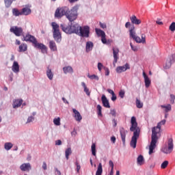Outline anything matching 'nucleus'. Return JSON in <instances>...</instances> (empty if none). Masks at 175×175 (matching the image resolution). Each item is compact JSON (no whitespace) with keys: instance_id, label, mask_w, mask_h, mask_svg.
I'll return each instance as SVG.
<instances>
[{"instance_id":"1","label":"nucleus","mask_w":175,"mask_h":175,"mask_svg":"<svg viewBox=\"0 0 175 175\" xmlns=\"http://www.w3.org/2000/svg\"><path fill=\"white\" fill-rule=\"evenodd\" d=\"M166 124V120H163L157 124V126L152 129V140L149 146V155L154 153V150L157 147V142H158V133L161 132L162 125Z\"/></svg>"},{"instance_id":"2","label":"nucleus","mask_w":175,"mask_h":175,"mask_svg":"<svg viewBox=\"0 0 175 175\" xmlns=\"http://www.w3.org/2000/svg\"><path fill=\"white\" fill-rule=\"evenodd\" d=\"M131 124L130 131L131 132H133V135L131 137L130 146L133 148H135L136 144H137V139L140 136V128L137 126V122L136 121V118L135 116L131 118Z\"/></svg>"},{"instance_id":"3","label":"nucleus","mask_w":175,"mask_h":175,"mask_svg":"<svg viewBox=\"0 0 175 175\" xmlns=\"http://www.w3.org/2000/svg\"><path fill=\"white\" fill-rule=\"evenodd\" d=\"M23 40L25 42H29L30 43H32L36 49L41 50L43 54H47V46L42 43L38 42V40L35 36L27 33L23 37Z\"/></svg>"},{"instance_id":"4","label":"nucleus","mask_w":175,"mask_h":175,"mask_svg":"<svg viewBox=\"0 0 175 175\" xmlns=\"http://www.w3.org/2000/svg\"><path fill=\"white\" fill-rule=\"evenodd\" d=\"M60 27L63 32L68 33L69 35H72V33L79 35V31L81 29V26L79 25V23H75L74 25L72 23L70 25L62 24Z\"/></svg>"},{"instance_id":"5","label":"nucleus","mask_w":175,"mask_h":175,"mask_svg":"<svg viewBox=\"0 0 175 175\" xmlns=\"http://www.w3.org/2000/svg\"><path fill=\"white\" fill-rule=\"evenodd\" d=\"M79 8L80 5H75L74 7L72 8L71 10H69V8H68V10H66V18H68L70 23H72V21L77 20V17L79 16L77 12Z\"/></svg>"},{"instance_id":"6","label":"nucleus","mask_w":175,"mask_h":175,"mask_svg":"<svg viewBox=\"0 0 175 175\" xmlns=\"http://www.w3.org/2000/svg\"><path fill=\"white\" fill-rule=\"evenodd\" d=\"M130 38H132L137 43H146V34H142V39L140 37L136 36V30L135 25H131L129 28Z\"/></svg>"},{"instance_id":"7","label":"nucleus","mask_w":175,"mask_h":175,"mask_svg":"<svg viewBox=\"0 0 175 175\" xmlns=\"http://www.w3.org/2000/svg\"><path fill=\"white\" fill-rule=\"evenodd\" d=\"M173 148H174V145L173 144V139L170 138L164 146L161 148V151L164 154H171L173 152Z\"/></svg>"},{"instance_id":"8","label":"nucleus","mask_w":175,"mask_h":175,"mask_svg":"<svg viewBox=\"0 0 175 175\" xmlns=\"http://www.w3.org/2000/svg\"><path fill=\"white\" fill-rule=\"evenodd\" d=\"M53 29V38L56 42H61V32L59 31V25L55 22L51 23Z\"/></svg>"},{"instance_id":"9","label":"nucleus","mask_w":175,"mask_h":175,"mask_svg":"<svg viewBox=\"0 0 175 175\" xmlns=\"http://www.w3.org/2000/svg\"><path fill=\"white\" fill-rule=\"evenodd\" d=\"M66 10H68L67 7L57 8L55 12V18H62L64 16H66Z\"/></svg>"},{"instance_id":"10","label":"nucleus","mask_w":175,"mask_h":175,"mask_svg":"<svg viewBox=\"0 0 175 175\" xmlns=\"http://www.w3.org/2000/svg\"><path fill=\"white\" fill-rule=\"evenodd\" d=\"M78 35L83 38H88L90 36V27L84 26L83 28L81 27V29L79 30Z\"/></svg>"},{"instance_id":"11","label":"nucleus","mask_w":175,"mask_h":175,"mask_svg":"<svg viewBox=\"0 0 175 175\" xmlns=\"http://www.w3.org/2000/svg\"><path fill=\"white\" fill-rule=\"evenodd\" d=\"M10 31L12 32V33H14L16 36H21L23 35V28L17 26L12 27Z\"/></svg>"},{"instance_id":"12","label":"nucleus","mask_w":175,"mask_h":175,"mask_svg":"<svg viewBox=\"0 0 175 175\" xmlns=\"http://www.w3.org/2000/svg\"><path fill=\"white\" fill-rule=\"evenodd\" d=\"M174 62H175V54L172 55L168 57L165 63V69H170Z\"/></svg>"},{"instance_id":"13","label":"nucleus","mask_w":175,"mask_h":175,"mask_svg":"<svg viewBox=\"0 0 175 175\" xmlns=\"http://www.w3.org/2000/svg\"><path fill=\"white\" fill-rule=\"evenodd\" d=\"M113 66H116V63L118 62V53H120V49L118 48H113Z\"/></svg>"},{"instance_id":"14","label":"nucleus","mask_w":175,"mask_h":175,"mask_svg":"<svg viewBox=\"0 0 175 175\" xmlns=\"http://www.w3.org/2000/svg\"><path fill=\"white\" fill-rule=\"evenodd\" d=\"M128 69H131V66H129V64L127 63L124 66H118L116 68V72L117 73H122V72H126Z\"/></svg>"},{"instance_id":"15","label":"nucleus","mask_w":175,"mask_h":175,"mask_svg":"<svg viewBox=\"0 0 175 175\" xmlns=\"http://www.w3.org/2000/svg\"><path fill=\"white\" fill-rule=\"evenodd\" d=\"M20 169L22 172H29L32 167H31V163H23L20 166Z\"/></svg>"},{"instance_id":"16","label":"nucleus","mask_w":175,"mask_h":175,"mask_svg":"<svg viewBox=\"0 0 175 175\" xmlns=\"http://www.w3.org/2000/svg\"><path fill=\"white\" fill-rule=\"evenodd\" d=\"M120 133L122 142L123 144H125V139L126 137V133H128V131H125V129H124V127H121L120 129Z\"/></svg>"},{"instance_id":"17","label":"nucleus","mask_w":175,"mask_h":175,"mask_svg":"<svg viewBox=\"0 0 175 175\" xmlns=\"http://www.w3.org/2000/svg\"><path fill=\"white\" fill-rule=\"evenodd\" d=\"M101 100L103 106H104V107H106L107 109H110V103H109V100H107V98L105 94H103L101 97Z\"/></svg>"},{"instance_id":"18","label":"nucleus","mask_w":175,"mask_h":175,"mask_svg":"<svg viewBox=\"0 0 175 175\" xmlns=\"http://www.w3.org/2000/svg\"><path fill=\"white\" fill-rule=\"evenodd\" d=\"M72 111L74 113V118H75L76 121L80 122V121L83 120V117L81 116V114H80V112H79V111H77L76 109H72Z\"/></svg>"},{"instance_id":"19","label":"nucleus","mask_w":175,"mask_h":175,"mask_svg":"<svg viewBox=\"0 0 175 175\" xmlns=\"http://www.w3.org/2000/svg\"><path fill=\"white\" fill-rule=\"evenodd\" d=\"M130 20L132 24H135V25H139V24H142V21L138 19L137 17H136L135 15H133L131 17H130Z\"/></svg>"},{"instance_id":"20","label":"nucleus","mask_w":175,"mask_h":175,"mask_svg":"<svg viewBox=\"0 0 175 175\" xmlns=\"http://www.w3.org/2000/svg\"><path fill=\"white\" fill-rule=\"evenodd\" d=\"M143 76L144 78L145 86L146 88H148L151 85V81L150 80V78H148V76H147V74H146V72H143Z\"/></svg>"},{"instance_id":"21","label":"nucleus","mask_w":175,"mask_h":175,"mask_svg":"<svg viewBox=\"0 0 175 175\" xmlns=\"http://www.w3.org/2000/svg\"><path fill=\"white\" fill-rule=\"evenodd\" d=\"M21 12H22V16H29V14L32 13V10H31V8L28 7L23 8Z\"/></svg>"},{"instance_id":"22","label":"nucleus","mask_w":175,"mask_h":175,"mask_svg":"<svg viewBox=\"0 0 175 175\" xmlns=\"http://www.w3.org/2000/svg\"><path fill=\"white\" fill-rule=\"evenodd\" d=\"M23 105V99H16L13 102L12 106L14 109H17Z\"/></svg>"},{"instance_id":"23","label":"nucleus","mask_w":175,"mask_h":175,"mask_svg":"<svg viewBox=\"0 0 175 175\" xmlns=\"http://www.w3.org/2000/svg\"><path fill=\"white\" fill-rule=\"evenodd\" d=\"M12 69L14 73H18V72H20V66L18 65V62H14Z\"/></svg>"},{"instance_id":"24","label":"nucleus","mask_w":175,"mask_h":175,"mask_svg":"<svg viewBox=\"0 0 175 175\" xmlns=\"http://www.w3.org/2000/svg\"><path fill=\"white\" fill-rule=\"evenodd\" d=\"M28 50V45L25 43H22L18 47L19 53H24Z\"/></svg>"},{"instance_id":"25","label":"nucleus","mask_w":175,"mask_h":175,"mask_svg":"<svg viewBox=\"0 0 175 175\" xmlns=\"http://www.w3.org/2000/svg\"><path fill=\"white\" fill-rule=\"evenodd\" d=\"M94 47V43H92V42L89 41L86 42V53H90V51H91V50H92V48Z\"/></svg>"},{"instance_id":"26","label":"nucleus","mask_w":175,"mask_h":175,"mask_svg":"<svg viewBox=\"0 0 175 175\" xmlns=\"http://www.w3.org/2000/svg\"><path fill=\"white\" fill-rule=\"evenodd\" d=\"M12 14L15 17H18V16H23L22 11L18 10L17 8L12 9Z\"/></svg>"},{"instance_id":"27","label":"nucleus","mask_w":175,"mask_h":175,"mask_svg":"<svg viewBox=\"0 0 175 175\" xmlns=\"http://www.w3.org/2000/svg\"><path fill=\"white\" fill-rule=\"evenodd\" d=\"M46 76L49 80H52L54 77V74H53V71H51V69H50L49 67H47Z\"/></svg>"},{"instance_id":"28","label":"nucleus","mask_w":175,"mask_h":175,"mask_svg":"<svg viewBox=\"0 0 175 175\" xmlns=\"http://www.w3.org/2000/svg\"><path fill=\"white\" fill-rule=\"evenodd\" d=\"M49 48L52 51H57V44H55V42L50 41Z\"/></svg>"},{"instance_id":"29","label":"nucleus","mask_w":175,"mask_h":175,"mask_svg":"<svg viewBox=\"0 0 175 175\" xmlns=\"http://www.w3.org/2000/svg\"><path fill=\"white\" fill-rule=\"evenodd\" d=\"M64 72L66 73H73V68L71 66H66L63 68Z\"/></svg>"},{"instance_id":"30","label":"nucleus","mask_w":175,"mask_h":175,"mask_svg":"<svg viewBox=\"0 0 175 175\" xmlns=\"http://www.w3.org/2000/svg\"><path fill=\"white\" fill-rule=\"evenodd\" d=\"M161 109H165V113L172 111V105L167 104V105H161Z\"/></svg>"},{"instance_id":"31","label":"nucleus","mask_w":175,"mask_h":175,"mask_svg":"<svg viewBox=\"0 0 175 175\" xmlns=\"http://www.w3.org/2000/svg\"><path fill=\"white\" fill-rule=\"evenodd\" d=\"M81 85L84 88V92H85L86 95H88V96H90V95H91V92H90V89L87 88V85H85V83L82 82Z\"/></svg>"},{"instance_id":"32","label":"nucleus","mask_w":175,"mask_h":175,"mask_svg":"<svg viewBox=\"0 0 175 175\" xmlns=\"http://www.w3.org/2000/svg\"><path fill=\"white\" fill-rule=\"evenodd\" d=\"M137 162L138 165H143L144 163V157H143V155H139L137 159Z\"/></svg>"},{"instance_id":"33","label":"nucleus","mask_w":175,"mask_h":175,"mask_svg":"<svg viewBox=\"0 0 175 175\" xmlns=\"http://www.w3.org/2000/svg\"><path fill=\"white\" fill-rule=\"evenodd\" d=\"M95 31H96V33L98 35V36H101L102 37V36H105L106 35L105 31H103L100 29L96 28Z\"/></svg>"},{"instance_id":"34","label":"nucleus","mask_w":175,"mask_h":175,"mask_svg":"<svg viewBox=\"0 0 175 175\" xmlns=\"http://www.w3.org/2000/svg\"><path fill=\"white\" fill-rule=\"evenodd\" d=\"M16 0H4L5 8H9L10 6H12L13 2H16Z\"/></svg>"},{"instance_id":"35","label":"nucleus","mask_w":175,"mask_h":175,"mask_svg":"<svg viewBox=\"0 0 175 175\" xmlns=\"http://www.w3.org/2000/svg\"><path fill=\"white\" fill-rule=\"evenodd\" d=\"M92 148V154L94 157H96V145L95 143H93L91 146Z\"/></svg>"},{"instance_id":"36","label":"nucleus","mask_w":175,"mask_h":175,"mask_svg":"<svg viewBox=\"0 0 175 175\" xmlns=\"http://www.w3.org/2000/svg\"><path fill=\"white\" fill-rule=\"evenodd\" d=\"M13 147V144L10 143V142H6L4 144V148L5 150H6L7 151H9V150H10V148H12Z\"/></svg>"},{"instance_id":"37","label":"nucleus","mask_w":175,"mask_h":175,"mask_svg":"<svg viewBox=\"0 0 175 175\" xmlns=\"http://www.w3.org/2000/svg\"><path fill=\"white\" fill-rule=\"evenodd\" d=\"M65 154H66V159L67 160L69 159V155L72 154V148H67L65 151Z\"/></svg>"},{"instance_id":"38","label":"nucleus","mask_w":175,"mask_h":175,"mask_svg":"<svg viewBox=\"0 0 175 175\" xmlns=\"http://www.w3.org/2000/svg\"><path fill=\"white\" fill-rule=\"evenodd\" d=\"M135 103L137 109H142L143 107V103L138 98L136 99Z\"/></svg>"},{"instance_id":"39","label":"nucleus","mask_w":175,"mask_h":175,"mask_svg":"<svg viewBox=\"0 0 175 175\" xmlns=\"http://www.w3.org/2000/svg\"><path fill=\"white\" fill-rule=\"evenodd\" d=\"M53 123L57 126H59V125H61V118H57L53 119Z\"/></svg>"},{"instance_id":"40","label":"nucleus","mask_w":175,"mask_h":175,"mask_svg":"<svg viewBox=\"0 0 175 175\" xmlns=\"http://www.w3.org/2000/svg\"><path fill=\"white\" fill-rule=\"evenodd\" d=\"M88 77L90 79V80H96L97 81L99 80V77L96 75H88Z\"/></svg>"},{"instance_id":"41","label":"nucleus","mask_w":175,"mask_h":175,"mask_svg":"<svg viewBox=\"0 0 175 175\" xmlns=\"http://www.w3.org/2000/svg\"><path fill=\"white\" fill-rule=\"evenodd\" d=\"M98 116L102 117V106L100 105H97Z\"/></svg>"},{"instance_id":"42","label":"nucleus","mask_w":175,"mask_h":175,"mask_svg":"<svg viewBox=\"0 0 175 175\" xmlns=\"http://www.w3.org/2000/svg\"><path fill=\"white\" fill-rule=\"evenodd\" d=\"M169 165V161H165L161 163V169H166L167 167V165Z\"/></svg>"},{"instance_id":"43","label":"nucleus","mask_w":175,"mask_h":175,"mask_svg":"<svg viewBox=\"0 0 175 175\" xmlns=\"http://www.w3.org/2000/svg\"><path fill=\"white\" fill-rule=\"evenodd\" d=\"M170 31H172V32H174L175 31V22H172L169 27Z\"/></svg>"},{"instance_id":"44","label":"nucleus","mask_w":175,"mask_h":175,"mask_svg":"<svg viewBox=\"0 0 175 175\" xmlns=\"http://www.w3.org/2000/svg\"><path fill=\"white\" fill-rule=\"evenodd\" d=\"M33 121H35V117L29 116L27 118V121L26 124H29L30 122H33Z\"/></svg>"},{"instance_id":"45","label":"nucleus","mask_w":175,"mask_h":175,"mask_svg":"<svg viewBox=\"0 0 175 175\" xmlns=\"http://www.w3.org/2000/svg\"><path fill=\"white\" fill-rule=\"evenodd\" d=\"M170 103L171 105H174V100H175V96L174 94H170Z\"/></svg>"},{"instance_id":"46","label":"nucleus","mask_w":175,"mask_h":175,"mask_svg":"<svg viewBox=\"0 0 175 175\" xmlns=\"http://www.w3.org/2000/svg\"><path fill=\"white\" fill-rule=\"evenodd\" d=\"M101 42L104 44H106L107 43V40H106V34L105 36H103L101 37Z\"/></svg>"},{"instance_id":"47","label":"nucleus","mask_w":175,"mask_h":175,"mask_svg":"<svg viewBox=\"0 0 175 175\" xmlns=\"http://www.w3.org/2000/svg\"><path fill=\"white\" fill-rule=\"evenodd\" d=\"M119 96H120V98L123 99L124 96H125V92H124V90H121L119 92Z\"/></svg>"},{"instance_id":"48","label":"nucleus","mask_w":175,"mask_h":175,"mask_svg":"<svg viewBox=\"0 0 175 175\" xmlns=\"http://www.w3.org/2000/svg\"><path fill=\"white\" fill-rule=\"evenodd\" d=\"M75 165L77 166V173H79V172H80V169H81V167L80 166V164H79L78 162H76Z\"/></svg>"},{"instance_id":"49","label":"nucleus","mask_w":175,"mask_h":175,"mask_svg":"<svg viewBox=\"0 0 175 175\" xmlns=\"http://www.w3.org/2000/svg\"><path fill=\"white\" fill-rule=\"evenodd\" d=\"M102 68H103V64H102V63H98V69L99 72L102 71Z\"/></svg>"},{"instance_id":"50","label":"nucleus","mask_w":175,"mask_h":175,"mask_svg":"<svg viewBox=\"0 0 175 175\" xmlns=\"http://www.w3.org/2000/svg\"><path fill=\"white\" fill-rule=\"evenodd\" d=\"M130 46H131V50H133V51H136L137 50V47L133 46V44H132V43H130Z\"/></svg>"},{"instance_id":"51","label":"nucleus","mask_w":175,"mask_h":175,"mask_svg":"<svg viewBox=\"0 0 175 175\" xmlns=\"http://www.w3.org/2000/svg\"><path fill=\"white\" fill-rule=\"evenodd\" d=\"M111 100H112L113 102L117 100V96H116V94H115V93H114L113 94H112Z\"/></svg>"},{"instance_id":"52","label":"nucleus","mask_w":175,"mask_h":175,"mask_svg":"<svg viewBox=\"0 0 175 175\" xmlns=\"http://www.w3.org/2000/svg\"><path fill=\"white\" fill-rule=\"evenodd\" d=\"M109 165L111 167V169H114V163H113V161H109Z\"/></svg>"},{"instance_id":"53","label":"nucleus","mask_w":175,"mask_h":175,"mask_svg":"<svg viewBox=\"0 0 175 175\" xmlns=\"http://www.w3.org/2000/svg\"><path fill=\"white\" fill-rule=\"evenodd\" d=\"M61 144H62V142L61 141V139H58V140L55 141L56 146H61Z\"/></svg>"},{"instance_id":"54","label":"nucleus","mask_w":175,"mask_h":175,"mask_svg":"<svg viewBox=\"0 0 175 175\" xmlns=\"http://www.w3.org/2000/svg\"><path fill=\"white\" fill-rule=\"evenodd\" d=\"M105 76H109V75H110V70H109V68H105Z\"/></svg>"},{"instance_id":"55","label":"nucleus","mask_w":175,"mask_h":175,"mask_svg":"<svg viewBox=\"0 0 175 175\" xmlns=\"http://www.w3.org/2000/svg\"><path fill=\"white\" fill-rule=\"evenodd\" d=\"M42 169H44V170H47V164L46 163V162L43 163Z\"/></svg>"},{"instance_id":"56","label":"nucleus","mask_w":175,"mask_h":175,"mask_svg":"<svg viewBox=\"0 0 175 175\" xmlns=\"http://www.w3.org/2000/svg\"><path fill=\"white\" fill-rule=\"evenodd\" d=\"M100 28H103V29H105V28H106V24L102 23L100 22Z\"/></svg>"},{"instance_id":"57","label":"nucleus","mask_w":175,"mask_h":175,"mask_svg":"<svg viewBox=\"0 0 175 175\" xmlns=\"http://www.w3.org/2000/svg\"><path fill=\"white\" fill-rule=\"evenodd\" d=\"M107 92H109V94H111V95H113L115 93H114V91H113V90H111V89H107Z\"/></svg>"},{"instance_id":"58","label":"nucleus","mask_w":175,"mask_h":175,"mask_svg":"<svg viewBox=\"0 0 175 175\" xmlns=\"http://www.w3.org/2000/svg\"><path fill=\"white\" fill-rule=\"evenodd\" d=\"M111 116H113V117H116V110H114V109L111 110Z\"/></svg>"},{"instance_id":"59","label":"nucleus","mask_w":175,"mask_h":175,"mask_svg":"<svg viewBox=\"0 0 175 175\" xmlns=\"http://www.w3.org/2000/svg\"><path fill=\"white\" fill-rule=\"evenodd\" d=\"M129 27H131V22L126 23L125 27L126 28H129Z\"/></svg>"},{"instance_id":"60","label":"nucleus","mask_w":175,"mask_h":175,"mask_svg":"<svg viewBox=\"0 0 175 175\" xmlns=\"http://www.w3.org/2000/svg\"><path fill=\"white\" fill-rule=\"evenodd\" d=\"M111 141L112 142V143H116V137H114V136H112L111 137Z\"/></svg>"},{"instance_id":"61","label":"nucleus","mask_w":175,"mask_h":175,"mask_svg":"<svg viewBox=\"0 0 175 175\" xmlns=\"http://www.w3.org/2000/svg\"><path fill=\"white\" fill-rule=\"evenodd\" d=\"M157 24H158L159 25H163V22L161 21H157Z\"/></svg>"},{"instance_id":"62","label":"nucleus","mask_w":175,"mask_h":175,"mask_svg":"<svg viewBox=\"0 0 175 175\" xmlns=\"http://www.w3.org/2000/svg\"><path fill=\"white\" fill-rule=\"evenodd\" d=\"M15 44H16V45H18V46H20V44H21V42H20V40H16V42H15Z\"/></svg>"},{"instance_id":"63","label":"nucleus","mask_w":175,"mask_h":175,"mask_svg":"<svg viewBox=\"0 0 175 175\" xmlns=\"http://www.w3.org/2000/svg\"><path fill=\"white\" fill-rule=\"evenodd\" d=\"M62 100H63V102L64 103H67L68 105L69 104V102H68V100H66V98H62Z\"/></svg>"},{"instance_id":"64","label":"nucleus","mask_w":175,"mask_h":175,"mask_svg":"<svg viewBox=\"0 0 175 175\" xmlns=\"http://www.w3.org/2000/svg\"><path fill=\"white\" fill-rule=\"evenodd\" d=\"M113 126H117V120H116V119L113 120Z\"/></svg>"}]
</instances>
